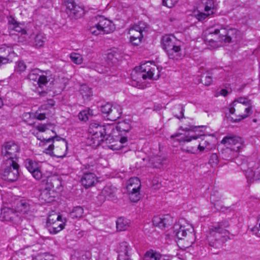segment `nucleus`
Here are the masks:
<instances>
[{"label": "nucleus", "mask_w": 260, "mask_h": 260, "mask_svg": "<svg viewBox=\"0 0 260 260\" xmlns=\"http://www.w3.org/2000/svg\"><path fill=\"white\" fill-rule=\"evenodd\" d=\"M71 60L77 64H80L83 61L82 56L77 53L73 52L70 54Z\"/></svg>", "instance_id": "obj_35"}, {"label": "nucleus", "mask_w": 260, "mask_h": 260, "mask_svg": "<svg viewBox=\"0 0 260 260\" xmlns=\"http://www.w3.org/2000/svg\"><path fill=\"white\" fill-rule=\"evenodd\" d=\"M64 4L66 6V13L71 19H77L85 14L84 7L77 4L75 0H64Z\"/></svg>", "instance_id": "obj_14"}, {"label": "nucleus", "mask_w": 260, "mask_h": 260, "mask_svg": "<svg viewBox=\"0 0 260 260\" xmlns=\"http://www.w3.org/2000/svg\"><path fill=\"white\" fill-rule=\"evenodd\" d=\"M250 101L246 98L240 97L234 101L229 106V111L231 114L236 116L232 118L233 121L237 122L247 117L251 111Z\"/></svg>", "instance_id": "obj_5"}, {"label": "nucleus", "mask_w": 260, "mask_h": 260, "mask_svg": "<svg viewBox=\"0 0 260 260\" xmlns=\"http://www.w3.org/2000/svg\"><path fill=\"white\" fill-rule=\"evenodd\" d=\"M56 140L60 141L56 144L55 147L53 144H50L47 148H45L44 152L49 155H54L57 157H63L66 156L68 150V143L67 141L58 136L53 137L47 139H43L42 141H46L47 143Z\"/></svg>", "instance_id": "obj_8"}, {"label": "nucleus", "mask_w": 260, "mask_h": 260, "mask_svg": "<svg viewBox=\"0 0 260 260\" xmlns=\"http://www.w3.org/2000/svg\"><path fill=\"white\" fill-rule=\"evenodd\" d=\"M115 29L114 23L102 16H99V35L108 34Z\"/></svg>", "instance_id": "obj_15"}, {"label": "nucleus", "mask_w": 260, "mask_h": 260, "mask_svg": "<svg viewBox=\"0 0 260 260\" xmlns=\"http://www.w3.org/2000/svg\"><path fill=\"white\" fill-rule=\"evenodd\" d=\"M40 71L38 69H35L31 71V72L28 75V77L30 80L32 81H38L40 75L39 72Z\"/></svg>", "instance_id": "obj_38"}, {"label": "nucleus", "mask_w": 260, "mask_h": 260, "mask_svg": "<svg viewBox=\"0 0 260 260\" xmlns=\"http://www.w3.org/2000/svg\"><path fill=\"white\" fill-rule=\"evenodd\" d=\"M35 117L38 120H44L46 118L45 114L44 113H37L35 114Z\"/></svg>", "instance_id": "obj_52"}, {"label": "nucleus", "mask_w": 260, "mask_h": 260, "mask_svg": "<svg viewBox=\"0 0 260 260\" xmlns=\"http://www.w3.org/2000/svg\"><path fill=\"white\" fill-rule=\"evenodd\" d=\"M161 255L153 250H149L147 251L144 256V260H160Z\"/></svg>", "instance_id": "obj_27"}, {"label": "nucleus", "mask_w": 260, "mask_h": 260, "mask_svg": "<svg viewBox=\"0 0 260 260\" xmlns=\"http://www.w3.org/2000/svg\"><path fill=\"white\" fill-rule=\"evenodd\" d=\"M219 162L218 157L216 153L212 154L209 158V163L212 167L216 166Z\"/></svg>", "instance_id": "obj_40"}, {"label": "nucleus", "mask_w": 260, "mask_h": 260, "mask_svg": "<svg viewBox=\"0 0 260 260\" xmlns=\"http://www.w3.org/2000/svg\"><path fill=\"white\" fill-rule=\"evenodd\" d=\"M112 106L109 103H107L104 105L101 106V111L104 117H107V118H108Z\"/></svg>", "instance_id": "obj_36"}, {"label": "nucleus", "mask_w": 260, "mask_h": 260, "mask_svg": "<svg viewBox=\"0 0 260 260\" xmlns=\"http://www.w3.org/2000/svg\"><path fill=\"white\" fill-rule=\"evenodd\" d=\"M26 66L24 62L22 61H20L17 62L16 70L20 72H23L25 70Z\"/></svg>", "instance_id": "obj_45"}, {"label": "nucleus", "mask_w": 260, "mask_h": 260, "mask_svg": "<svg viewBox=\"0 0 260 260\" xmlns=\"http://www.w3.org/2000/svg\"><path fill=\"white\" fill-rule=\"evenodd\" d=\"M10 28L14 30V31L20 32L21 34H25L26 33V30L22 28L19 24L17 23L16 22H15L13 24H12L10 26Z\"/></svg>", "instance_id": "obj_37"}, {"label": "nucleus", "mask_w": 260, "mask_h": 260, "mask_svg": "<svg viewBox=\"0 0 260 260\" xmlns=\"http://www.w3.org/2000/svg\"><path fill=\"white\" fill-rule=\"evenodd\" d=\"M212 15L209 13L207 12H195L194 14V17L199 20V21H203L205 20L208 16Z\"/></svg>", "instance_id": "obj_39"}, {"label": "nucleus", "mask_w": 260, "mask_h": 260, "mask_svg": "<svg viewBox=\"0 0 260 260\" xmlns=\"http://www.w3.org/2000/svg\"><path fill=\"white\" fill-rule=\"evenodd\" d=\"M46 38L42 34H37L34 39V45L37 48L42 47L45 42Z\"/></svg>", "instance_id": "obj_31"}, {"label": "nucleus", "mask_w": 260, "mask_h": 260, "mask_svg": "<svg viewBox=\"0 0 260 260\" xmlns=\"http://www.w3.org/2000/svg\"><path fill=\"white\" fill-rule=\"evenodd\" d=\"M130 224V220L122 217H119L116 221V228L119 231L127 230Z\"/></svg>", "instance_id": "obj_24"}, {"label": "nucleus", "mask_w": 260, "mask_h": 260, "mask_svg": "<svg viewBox=\"0 0 260 260\" xmlns=\"http://www.w3.org/2000/svg\"><path fill=\"white\" fill-rule=\"evenodd\" d=\"M131 123L130 120H123L119 122L116 126L113 124H99V132L100 133V136H99V145L104 142H106L107 144L111 143L114 137L116 136V132L120 133L119 135H122L123 133L124 134L128 132L132 128Z\"/></svg>", "instance_id": "obj_1"}, {"label": "nucleus", "mask_w": 260, "mask_h": 260, "mask_svg": "<svg viewBox=\"0 0 260 260\" xmlns=\"http://www.w3.org/2000/svg\"><path fill=\"white\" fill-rule=\"evenodd\" d=\"M202 4L205 6V12L211 14L214 13V4L213 0H202Z\"/></svg>", "instance_id": "obj_30"}, {"label": "nucleus", "mask_w": 260, "mask_h": 260, "mask_svg": "<svg viewBox=\"0 0 260 260\" xmlns=\"http://www.w3.org/2000/svg\"><path fill=\"white\" fill-rule=\"evenodd\" d=\"M223 222H218L211 225L209 228V235L208 240L210 246L217 247L230 239L229 232L226 230Z\"/></svg>", "instance_id": "obj_4"}, {"label": "nucleus", "mask_w": 260, "mask_h": 260, "mask_svg": "<svg viewBox=\"0 0 260 260\" xmlns=\"http://www.w3.org/2000/svg\"><path fill=\"white\" fill-rule=\"evenodd\" d=\"M32 207V203L25 199L21 200L17 202L15 207V212L12 209H9L4 212V217L6 220H10L16 223H19L22 220V216H19L17 213H19L22 215L28 214Z\"/></svg>", "instance_id": "obj_7"}, {"label": "nucleus", "mask_w": 260, "mask_h": 260, "mask_svg": "<svg viewBox=\"0 0 260 260\" xmlns=\"http://www.w3.org/2000/svg\"><path fill=\"white\" fill-rule=\"evenodd\" d=\"M155 71L151 70L150 72H141V76L143 79H153V75Z\"/></svg>", "instance_id": "obj_42"}, {"label": "nucleus", "mask_w": 260, "mask_h": 260, "mask_svg": "<svg viewBox=\"0 0 260 260\" xmlns=\"http://www.w3.org/2000/svg\"><path fill=\"white\" fill-rule=\"evenodd\" d=\"M180 111V115L179 116H177V117L179 119L182 118L183 117V109L182 108H181Z\"/></svg>", "instance_id": "obj_57"}, {"label": "nucleus", "mask_w": 260, "mask_h": 260, "mask_svg": "<svg viewBox=\"0 0 260 260\" xmlns=\"http://www.w3.org/2000/svg\"><path fill=\"white\" fill-rule=\"evenodd\" d=\"M228 91L226 89H222L220 91V94L221 95H223L224 96H225L228 95Z\"/></svg>", "instance_id": "obj_56"}, {"label": "nucleus", "mask_w": 260, "mask_h": 260, "mask_svg": "<svg viewBox=\"0 0 260 260\" xmlns=\"http://www.w3.org/2000/svg\"><path fill=\"white\" fill-rule=\"evenodd\" d=\"M255 174V170L251 168L248 169L245 172V175L248 181L253 182V179Z\"/></svg>", "instance_id": "obj_41"}, {"label": "nucleus", "mask_w": 260, "mask_h": 260, "mask_svg": "<svg viewBox=\"0 0 260 260\" xmlns=\"http://www.w3.org/2000/svg\"><path fill=\"white\" fill-rule=\"evenodd\" d=\"M81 93L83 95V96H89L91 94V91L88 87L83 86L81 89Z\"/></svg>", "instance_id": "obj_44"}, {"label": "nucleus", "mask_w": 260, "mask_h": 260, "mask_svg": "<svg viewBox=\"0 0 260 260\" xmlns=\"http://www.w3.org/2000/svg\"><path fill=\"white\" fill-rule=\"evenodd\" d=\"M25 166L36 180H40L42 177L39 164L30 159H27L24 162Z\"/></svg>", "instance_id": "obj_17"}, {"label": "nucleus", "mask_w": 260, "mask_h": 260, "mask_svg": "<svg viewBox=\"0 0 260 260\" xmlns=\"http://www.w3.org/2000/svg\"><path fill=\"white\" fill-rule=\"evenodd\" d=\"M179 135H180V134H175V135H172V136H171V138H175V137H178Z\"/></svg>", "instance_id": "obj_58"}, {"label": "nucleus", "mask_w": 260, "mask_h": 260, "mask_svg": "<svg viewBox=\"0 0 260 260\" xmlns=\"http://www.w3.org/2000/svg\"><path fill=\"white\" fill-rule=\"evenodd\" d=\"M131 250V246L127 242H121L117 247V251L118 253V258L122 260L123 257L129 256Z\"/></svg>", "instance_id": "obj_21"}, {"label": "nucleus", "mask_w": 260, "mask_h": 260, "mask_svg": "<svg viewBox=\"0 0 260 260\" xmlns=\"http://www.w3.org/2000/svg\"><path fill=\"white\" fill-rule=\"evenodd\" d=\"M121 110L120 109H118L116 107L112 106L107 119L111 121H115L121 116Z\"/></svg>", "instance_id": "obj_29"}, {"label": "nucleus", "mask_w": 260, "mask_h": 260, "mask_svg": "<svg viewBox=\"0 0 260 260\" xmlns=\"http://www.w3.org/2000/svg\"><path fill=\"white\" fill-rule=\"evenodd\" d=\"M161 45L170 59L178 60L182 58L180 43L172 35H166L161 40Z\"/></svg>", "instance_id": "obj_6"}, {"label": "nucleus", "mask_w": 260, "mask_h": 260, "mask_svg": "<svg viewBox=\"0 0 260 260\" xmlns=\"http://www.w3.org/2000/svg\"><path fill=\"white\" fill-rule=\"evenodd\" d=\"M153 224L155 226L164 229L171 225L173 219L169 214L154 216L152 219Z\"/></svg>", "instance_id": "obj_16"}, {"label": "nucleus", "mask_w": 260, "mask_h": 260, "mask_svg": "<svg viewBox=\"0 0 260 260\" xmlns=\"http://www.w3.org/2000/svg\"><path fill=\"white\" fill-rule=\"evenodd\" d=\"M146 24L143 22H139L138 24L131 26L128 31L129 40L134 46H138L142 42L143 38L142 32L145 30Z\"/></svg>", "instance_id": "obj_13"}, {"label": "nucleus", "mask_w": 260, "mask_h": 260, "mask_svg": "<svg viewBox=\"0 0 260 260\" xmlns=\"http://www.w3.org/2000/svg\"><path fill=\"white\" fill-rule=\"evenodd\" d=\"M43 74L40 75L37 83L39 85L37 88L38 92L41 95L46 94V91L43 90L44 86H46L49 81L52 79V75L49 71H41Z\"/></svg>", "instance_id": "obj_18"}, {"label": "nucleus", "mask_w": 260, "mask_h": 260, "mask_svg": "<svg viewBox=\"0 0 260 260\" xmlns=\"http://www.w3.org/2000/svg\"><path fill=\"white\" fill-rule=\"evenodd\" d=\"M19 166L17 161H3L2 175L4 180L14 182L18 178Z\"/></svg>", "instance_id": "obj_11"}, {"label": "nucleus", "mask_w": 260, "mask_h": 260, "mask_svg": "<svg viewBox=\"0 0 260 260\" xmlns=\"http://www.w3.org/2000/svg\"><path fill=\"white\" fill-rule=\"evenodd\" d=\"M141 183L138 177L131 178L126 182V189L131 202H137L140 200V190Z\"/></svg>", "instance_id": "obj_12"}, {"label": "nucleus", "mask_w": 260, "mask_h": 260, "mask_svg": "<svg viewBox=\"0 0 260 260\" xmlns=\"http://www.w3.org/2000/svg\"><path fill=\"white\" fill-rule=\"evenodd\" d=\"M182 150L183 152L191 154H196L197 151V149H196L195 147H187L186 149H183Z\"/></svg>", "instance_id": "obj_49"}, {"label": "nucleus", "mask_w": 260, "mask_h": 260, "mask_svg": "<svg viewBox=\"0 0 260 260\" xmlns=\"http://www.w3.org/2000/svg\"><path fill=\"white\" fill-rule=\"evenodd\" d=\"M116 189L112 186H106L101 192V196L108 200H112L115 197Z\"/></svg>", "instance_id": "obj_22"}, {"label": "nucleus", "mask_w": 260, "mask_h": 260, "mask_svg": "<svg viewBox=\"0 0 260 260\" xmlns=\"http://www.w3.org/2000/svg\"><path fill=\"white\" fill-rule=\"evenodd\" d=\"M166 160L165 157L154 156L149 160V163L153 168H158L162 166L163 162Z\"/></svg>", "instance_id": "obj_26"}, {"label": "nucleus", "mask_w": 260, "mask_h": 260, "mask_svg": "<svg viewBox=\"0 0 260 260\" xmlns=\"http://www.w3.org/2000/svg\"><path fill=\"white\" fill-rule=\"evenodd\" d=\"M92 115V111L90 109L83 110L80 112L78 115L79 118L84 121H86Z\"/></svg>", "instance_id": "obj_34"}, {"label": "nucleus", "mask_w": 260, "mask_h": 260, "mask_svg": "<svg viewBox=\"0 0 260 260\" xmlns=\"http://www.w3.org/2000/svg\"><path fill=\"white\" fill-rule=\"evenodd\" d=\"M84 209L81 206L74 207L70 213V216L73 219H79L83 217Z\"/></svg>", "instance_id": "obj_28"}, {"label": "nucleus", "mask_w": 260, "mask_h": 260, "mask_svg": "<svg viewBox=\"0 0 260 260\" xmlns=\"http://www.w3.org/2000/svg\"><path fill=\"white\" fill-rule=\"evenodd\" d=\"M221 143L226 147L225 153H233L232 156L227 159H231L237 155V153L242 147V139L237 136H226L221 141Z\"/></svg>", "instance_id": "obj_10"}, {"label": "nucleus", "mask_w": 260, "mask_h": 260, "mask_svg": "<svg viewBox=\"0 0 260 260\" xmlns=\"http://www.w3.org/2000/svg\"><path fill=\"white\" fill-rule=\"evenodd\" d=\"M251 231L253 234L256 236L260 237V223L258 225H256L252 229Z\"/></svg>", "instance_id": "obj_47"}, {"label": "nucleus", "mask_w": 260, "mask_h": 260, "mask_svg": "<svg viewBox=\"0 0 260 260\" xmlns=\"http://www.w3.org/2000/svg\"><path fill=\"white\" fill-rule=\"evenodd\" d=\"M14 55L13 49L6 45L0 47V66L7 63L11 59V56Z\"/></svg>", "instance_id": "obj_19"}, {"label": "nucleus", "mask_w": 260, "mask_h": 260, "mask_svg": "<svg viewBox=\"0 0 260 260\" xmlns=\"http://www.w3.org/2000/svg\"><path fill=\"white\" fill-rule=\"evenodd\" d=\"M20 151L19 146L14 141L5 142L1 147L3 161H17Z\"/></svg>", "instance_id": "obj_9"}, {"label": "nucleus", "mask_w": 260, "mask_h": 260, "mask_svg": "<svg viewBox=\"0 0 260 260\" xmlns=\"http://www.w3.org/2000/svg\"><path fill=\"white\" fill-rule=\"evenodd\" d=\"M156 70L157 69L156 68L155 65L150 62H145L141 64L140 66V70L141 72H150L151 70L156 71Z\"/></svg>", "instance_id": "obj_32"}, {"label": "nucleus", "mask_w": 260, "mask_h": 260, "mask_svg": "<svg viewBox=\"0 0 260 260\" xmlns=\"http://www.w3.org/2000/svg\"><path fill=\"white\" fill-rule=\"evenodd\" d=\"M61 216L55 212L50 214L48 217L47 225H49L55 222H61Z\"/></svg>", "instance_id": "obj_33"}, {"label": "nucleus", "mask_w": 260, "mask_h": 260, "mask_svg": "<svg viewBox=\"0 0 260 260\" xmlns=\"http://www.w3.org/2000/svg\"><path fill=\"white\" fill-rule=\"evenodd\" d=\"M173 228L175 236L185 243V247H188L192 244L194 241V236L191 224L184 219H181L174 225Z\"/></svg>", "instance_id": "obj_3"}, {"label": "nucleus", "mask_w": 260, "mask_h": 260, "mask_svg": "<svg viewBox=\"0 0 260 260\" xmlns=\"http://www.w3.org/2000/svg\"><path fill=\"white\" fill-rule=\"evenodd\" d=\"M3 104V103L2 99L0 98V108L2 107Z\"/></svg>", "instance_id": "obj_59"}, {"label": "nucleus", "mask_w": 260, "mask_h": 260, "mask_svg": "<svg viewBox=\"0 0 260 260\" xmlns=\"http://www.w3.org/2000/svg\"><path fill=\"white\" fill-rule=\"evenodd\" d=\"M121 137L120 138L119 141L121 144H124L127 141V138L126 137L122 136L120 135Z\"/></svg>", "instance_id": "obj_55"}, {"label": "nucleus", "mask_w": 260, "mask_h": 260, "mask_svg": "<svg viewBox=\"0 0 260 260\" xmlns=\"http://www.w3.org/2000/svg\"><path fill=\"white\" fill-rule=\"evenodd\" d=\"M98 24H95L94 26H90L89 28L90 32L95 35H97Z\"/></svg>", "instance_id": "obj_51"}, {"label": "nucleus", "mask_w": 260, "mask_h": 260, "mask_svg": "<svg viewBox=\"0 0 260 260\" xmlns=\"http://www.w3.org/2000/svg\"><path fill=\"white\" fill-rule=\"evenodd\" d=\"M260 180V168H257L255 170V174L253 179V182Z\"/></svg>", "instance_id": "obj_50"}, {"label": "nucleus", "mask_w": 260, "mask_h": 260, "mask_svg": "<svg viewBox=\"0 0 260 260\" xmlns=\"http://www.w3.org/2000/svg\"><path fill=\"white\" fill-rule=\"evenodd\" d=\"M213 196H212L211 197V200L212 201V202H214V199H213ZM213 204H215L214 202H213Z\"/></svg>", "instance_id": "obj_60"}, {"label": "nucleus", "mask_w": 260, "mask_h": 260, "mask_svg": "<svg viewBox=\"0 0 260 260\" xmlns=\"http://www.w3.org/2000/svg\"><path fill=\"white\" fill-rule=\"evenodd\" d=\"M206 147V145H204L203 144H200L198 145V149H199L200 150V151L203 152V151H204V150L205 149Z\"/></svg>", "instance_id": "obj_54"}, {"label": "nucleus", "mask_w": 260, "mask_h": 260, "mask_svg": "<svg viewBox=\"0 0 260 260\" xmlns=\"http://www.w3.org/2000/svg\"><path fill=\"white\" fill-rule=\"evenodd\" d=\"M199 138V137L196 135H193L191 136H186L183 138H182L180 140H179L180 141H186V142H189L191 141L192 140H196Z\"/></svg>", "instance_id": "obj_46"}, {"label": "nucleus", "mask_w": 260, "mask_h": 260, "mask_svg": "<svg viewBox=\"0 0 260 260\" xmlns=\"http://www.w3.org/2000/svg\"><path fill=\"white\" fill-rule=\"evenodd\" d=\"M95 176L92 173L85 174L81 179V183L85 187L88 188L92 186L94 183Z\"/></svg>", "instance_id": "obj_23"}, {"label": "nucleus", "mask_w": 260, "mask_h": 260, "mask_svg": "<svg viewBox=\"0 0 260 260\" xmlns=\"http://www.w3.org/2000/svg\"><path fill=\"white\" fill-rule=\"evenodd\" d=\"M204 78L203 81L204 82V84L206 86H209L211 84L212 82V78L210 76L206 75L205 77H203Z\"/></svg>", "instance_id": "obj_48"}, {"label": "nucleus", "mask_w": 260, "mask_h": 260, "mask_svg": "<svg viewBox=\"0 0 260 260\" xmlns=\"http://www.w3.org/2000/svg\"><path fill=\"white\" fill-rule=\"evenodd\" d=\"M121 50L116 48H113L108 50L106 54V58L109 65L110 66L116 63L121 57Z\"/></svg>", "instance_id": "obj_20"}, {"label": "nucleus", "mask_w": 260, "mask_h": 260, "mask_svg": "<svg viewBox=\"0 0 260 260\" xmlns=\"http://www.w3.org/2000/svg\"><path fill=\"white\" fill-rule=\"evenodd\" d=\"M238 32L236 29L230 28L226 29L222 28L219 24H213L210 26L205 31L206 37L205 41L208 45L215 48L218 46L217 41H214L212 38H210V36L213 35L218 41H223L224 43H230L234 36Z\"/></svg>", "instance_id": "obj_2"}, {"label": "nucleus", "mask_w": 260, "mask_h": 260, "mask_svg": "<svg viewBox=\"0 0 260 260\" xmlns=\"http://www.w3.org/2000/svg\"><path fill=\"white\" fill-rule=\"evenodd\" d=\"M36 129L39 132H44L47 129L46 125L41 124L36 126Z\"/></svg>", "instance_id": "obj_53"}, {"label": "nucleus", "mask_w": 260, "mask_h": 260, "mask_svg": "<svg viewBox=\"0 0 260 260\" xmlns=\"http://www.w3.org/2000/svg\"><path fill=\"white\" fill-rule=\"evenodd\" d=\"M178 2V0H162L164 6L168 8L173 7Z\"/></svg>", "instance_id": "obj_43"}, {"label": "nucleus", "mask_w": 260, "mask_h": 260, "mask_svg": "<svg viewBox=\"0 0 260 260\" xmlns=\"http://www.w3.org/2000/svg\"><path fill=\"white\" fill-rule=\"evenodd\" d=\"M47 226L51 234H55L64 228V223H60V222H55L49 225H47Z\"/></svg>", "instance_id": "obj_25"}]
</instances>
